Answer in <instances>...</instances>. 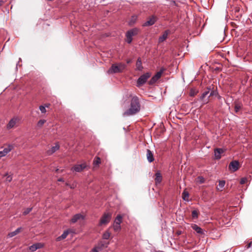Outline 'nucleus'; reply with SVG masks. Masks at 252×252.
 I'll list each match as a JSON object with an SVG mask.
<instances>
[{
  "label": "nucleus",
  "mask_w": 252,
  "mask_h": 252,
  "mask_svg": "<svg viewBox=\"0 0 252 252\" xmlns=\"http://www.w3.org/2000/svg\"><path fill=\"white\" fill-rule=\"evenodd\" d=\"M192 228L197 233L200 234H205V231L202 229L201 227L198 226L196 224H193L191 225Z\"/></svg>",
  "instance_id": "obj_13"
},
{
  "label": "nucleus",
  "mask_w": 252,
  "mask_h": 252,
  "mask_svg": "<svg viewBox=\"0 0 252 252\" xmlns=\"http://www.w3.org/2000/svg\"><path fill=\"white\" fill-rule=\"evenodd\" d=\"M204 181V179L202 177L199 176L197 178V182L200 184L203 183Z\"/></svg>",
  "instance_id": "obj_37"
},
{
  "label": "nucleus",
  "mask_w": 252,
  "mask_h": 252,
  "mask_svg": "<svg viewBox=\"0 0 252 252\" xmlns=\"http://www.w3.org/2000/svg\"><path fill=\"white\" fill-rule=\"evenodd\" d=\"M224 152V150L221 148H217L214 151V155L217 159H219L221 158L220 155Z\"/></svg>",
  "instance_id": "obj_11"
},
{
  "label": "nucleus",
  "mask_w": 252,
  "mask_h": 252,
  "mask_svg": "<svg viewBox=\"0 0 252 252\" xmlns=\"http://www.w3.org/2000/svg\"><path fill=\"white\" fill-rule=\"evenodd\" d=\"M58 170H59V169H56V172H58Z\"/></svg>",
  "instance_id": "obj_50"
},
{
  "label": "nucleus",
  "mask_w": 252,
  "mask_h": 252,
  "mask_svg": "<svg viewBox=\"0 0 252 252\" xmlns=\"http://www.w3.org/2000/svg\"><path fill=\"white\" fill-rule=\"evenodd\" d=\"M46 121L44 120H40L37 123V126L39 127L42 126L45 123Z\"/></svg>",
  "instance_id": "obj_36"
},
{
  "label": "nucleus",
  "mask_w": 252,
  "mask_h": 252,
  "mask_svg": "<svg viewBox=\"0 0 252 252\" xmlns=\"http://www.w3.org/2000/svg\"><path fill=\"white\" fill-rule=\"evenodd\" d=\"M86 167V164L85 163L76 164L72 167V170L77 172H81Z\"/></svg>",
  "instance_id": "obj_10"
},
{
  "label": "nucleus",
  "mask_w": 252,
  "mask_h": 252,
  "mask_svg": "<svg viewBox=\"0 0 252 252\" xmlns=\"http://www.w3.org/2000/svg\"><path fill=\"white\" fill-rule=\"evenodd\" d=\"M13 149V146L9 145L7 147L4 148L2 151H0V158L5 156Z\"/></svg>",
  "instance_id": "obj_8"
},
{
  "label": "nucleus",
  "mask_w": 252,
  "mask_h": 252,
  "mask_svg": "<svg viewBox=\"0 0 252 252\" xmlns=\"http://www.w3.org/2000/svg\"><path fill=\"white\" fill-rule=\"evenodd\" d=\"M112 216V214L110 212L104 213L100 219L99 225H105L108 224L110 221Z\"/></svg>",
  "instance_id": "obj_3"
},
{
  "label": "nucleus",
  "mask_w": 252,
  "mask_h": 252,
  "mask_svg": "<svg viewBox=\"0 0 252 252\" xmlns=\"http://www.w3.org/2000/svg\"><path fill=\"white\" fill-rule=\"evenodd\" d=\"M66 185L67 186H69V185L68 183H66Z\"/></svg>",
  "instance_id": "obj_49"
},
{
  "label": "nucleus",
  "mask_w": 252,
  "mask_h": 252,
  "mask_svg": "<svg viewBox=\"0 0 252 252\" xmlns=\"http://www.w3.org/2000/svg\"><path fill=\"white\" fill-rule=\"evenodd\" d=\"M241 104L240 103H236L234 109L236 112H238L241 108Z\"/></svg>",
  "instance_id": "obj_31"
},
{
  "label": "nucleus",
  "mask_w": 252,
  "mask_h": 252,
  "mask_svg": "<svg viewBox=\"0 0 252 252\" xmlns=\"http://www.w3.org/2000/svg\"><path fill=\"white\" fill-rule=\"evenodd\" d=\"M252 242H251L247 246H246V248L247 249H249L250 248L251 246H252Z\"/></svg>",
  "instance_id": "obj_42"
},
{
  "label": "nucleus",
  "mask_w": 252,
  "mask_h": 252,
  "mask_svg": "<svg viewBox=\"0 0 252 252\" xmlns=\"http://www.w3.org/2000/svg\"><path fill=\"white\" fill-rule=\"evenodd\" d=\"M189 196V194L188 191H184L182 193V197L183 199L185 200H186L187 198H188Z\"/></svg>",
  "instance_id": "obj_32"
},
{
  "label": "nucleus",
  "mask_w": 252,
  "mask_h": 252,
  "mask_svg": "<svg viewBox=\"0 0 252 252\" xmlns=\"http://www.w3.org/2000/svg\"><path fill=\"white\" fill-rule=\"evenodd\" d=\"M169 33V31L168 30L165 31L162 35L159 37L158 42L159 43L163 42L167 38Z\"/></svg>",
  "instance_id": "obj_16"
},
{
  "label": "nucleus",
  "mask_w": 252,
  "mask_h": 252,
  "mask_svg": "<svg viewBox=\"0 0 252 252\" xmlns=\"http://www.w3.org/2000/svg\"><path fill=\"white\" fill-rule=\"evenodd\" d=\"M43 247V245L41 243H38L31 246L29 248L30 250L32 252H34L36 250L40 249Z\"/></svg>",
  "instance_id": "obj_14"
},
{
  "label": "nucleus",
  "mask_w": 252,
  "mask_h": 252,
  "mask_svg": "<svg viewBox=\"0 0 252 252\" xmlns=\"http://www.w3.org/2000/svg\"><path fill=\"white\" fill-rule=\"evenodd\" d=\"M225 182L224 181H223V180L220 181L219 184V186L220 188H218V189L223 188L225 185Z\"/></svg>",
  "instance_id": "obj_33"
},
{
  "label": "nucleus",
  "mask_w": 252,
  "mask_h": 252,
  "mask_svg": "<svg viewBox=\"0 0 252 252\" xmlns=\"http://www.w3.org/2000/svg\"><path fill=\"white\" fill-rule=\"evenodd\" d=\"M126 67V65L123 63L113 64L109 69L108 74L117 73L122 72Z\"/></svg>",
  "instance_id": "obj_2"
},
{
  "label": "nucleus",
  "mask_w": 252,
  "mask_h": 252,
  "mask_svg": "<svg viewBox=\"0 0 252 252\" xmlns=\"http://www.w3.org/2000/svg\"><path fill=\"white\" fill-rule=\"evenodd\" d=\"M158 80V79L157 77H156L155 75H154V76H153V77L150 80L149 84L153 85L154 83H155Z\"/></svg>",
  "instance_id": "obj_27"
},
{
  "label": "nucleus",
  "mask_w": 252,
  "mask_h": 252,
  "mask_svg": "<svg viewBox=\"0 0 252 252\" xmlns=\"http://www.w3.org/2000/svg\"><path fill=\"white\" fill-rule=\"evenodd\" d=\"M130 63V61H127V63Z\"/></svg>",
  "instance_id": "obj_48"
},
{
  "label": "nucleus",
  "mask_w": 252,
  "mask_h": 252,
  "mask_svg": "<svg viewBox=\"0 0 252 252\" xmlns=\"http://www.w3.org/2000/svg\"><path fill=\"white\" fill-rule=\"evenodd\" d=\"M18 121V118L17 117H14L12 119H11L7 124L6 126V128L7 129H10L12 128H14L17 123Z\"/></svg>",
  "instance_id": "obj_7"
},
{
  "label": "nucleus",
  "mask_w": 252,
  "mask_h": 252,
  "mask_svg": "<svg viewBox=\"0 0 252 252\" xmlns=\"http://www.w3.org/2000/svg\"><path fill=\"white\" fill-rule=\"evenodd\" d=\"M158 18L155 15L150 17L148 20L143 24V27L151 26L153 25L157 21Z\"/></svg>",
  "instance_id": "obj_6"
},
{
  "label": "nucleus",
  "mask_w": 252,
  "mask_h": 252,
  "mask_svg": "<svg viewBox=\"0 0 252 252\" xmlns=\"http://www.w3.org/2000/svg\"><path fill=\"white\" fill-rule=\"evenodd\" d=\"M101 162V159L99 158L96 157L94 161V166L99 165Z\"/></svg>",
  "instance_id": "obj_30"
},
{
  "label": "nucleus",
  "mask_w": 252,
  "mask_h": 252,
  "mask_svg": "<svg viewBox=\"0 0 252 252\" xmlns=\"http://www.w3.org/2000/svg\"><path fill=\"white\" fill-rule=\"evenodd\" d=\"M123 216L121 215H118L116 217L114 223H117L118 224H121L122 222Z\"/></svg>",
  "instance_id": "obj_20"
},
{
  "label": "nucleus",
  "mask_w": 252,
  "mask_h": 252,
  "mask_svg": "<svg viewBox=\"0 0 252 252\" xmlns=\"http://www.w3.org/2000/svg\"><path fill=\"white\" fill-rule=\"evenodd\" d=\"M39 110H40L42 113H45L46 112V110L45 108V106L43 105H40L39 107Z\"/></svg>",
  "instance_id": "obj_35"
},
{
  "label": "nucleus",
  "mask_w": 252,
  "mask_h": 252,
  "mask_svg": "<svg viewBox=\"0 0 252 252\" xmlns=\"http://www.w3.org/2000/svg\"><path fill=\"white\" fill-rule=\"evenodd\" d=\"M162 180V176L159 173H157L156 174L155 181L156 183H159Z\"/></svg>",
  "instance_id": "obj_22"
},
{
  "label": "nucleus",
  "mask_w": 252,
  "mask_h": 252,
  "mask_svg": "<svg viewBox=\"0 0 252 252\" xmlns=\"http://www.w3.org/2000/svg\"><path fill=\"white\" fill-rule=\"evenodd\" d=\"M12 179V178L11 176L8 175L7 176L6 180V181H7L8 182H11Z\"/></svg>",
  "instance_id": "obj_40"
},
{
  "label": "nucleus",
  "mask_w": 252,
  "mask_h": 252,
  "mask_svg": "<svg viewBox=\"0 0 252 252\" xmlns=\"http://www.w3.org/2000/svg\"><path fill=\"white\" fill-rule=\"evenodd\" d=\"M136 66L138 70H141L142 68L141 61L139 58L137 60Z\"/></svg>",
  "instance_id": "obj_26"
},
{
  "label": "nucleus",
  "mask_w": 252,
  "mask_h": 252,
  "mask_svg": "<svg viewBox=\"0 0 252 252\" xmlns=\"http://www.w3.org/2000/svg\"><path fill=\"white\" fill-rule=\"evenodd\" d=\"M191 215L193 219H197L198 218V212L196 210H193L192 212Z\"/></svg>",
  "instance_id": "obj_34"
},
{
  "label": "nucleus",
  "mask_w": 252,
  "mask_h": 252,
  "mask_svg": "<svg viewBox=\"0 0 252 252\" xmlns=\"http://www.w3.org/2000/svg\"><path fill=\"white\" fill-rule=\"evenodd\" d=\"M239 163L237 160L231 161L229 165V168L233 172L237 171L239 168Z\"/></svg>",
  "instance_id": "obj_9"
},
{
  "label": "nucleus",
  "mask_w": 252,
  "mask_h": 252,
  "mask_svg": "<svg viewBox=\"0 0 252 252\" xmlns=\"http://www.w3.org/2000/svg\"><path fill=\"white\" fill-rule=\"evenodd\" d=\"M68 233H69V232H68V230L64 231L63 233L62 234L61 236L58 237L57 238V241H61L62 239H65L67 237V236L68 235Z\"/></svg>",
  "instance_id": "obj_19"
},
{
  "label": "nucleus",
  "mask_w": 252,
  "mask_h": 252,
  "mask_svg": "<svg viewBox=\"0 0 252 252\" xmlns=\"http://www.w3.org/2000/svg\"><path fill=\"white\" fill-rule=\"evenodd\" d=\"M146 156L147 160L149 162H152L154 160V155L151 150L149 149L147 150Z\"/></svg>",
  "instance_id": "obj_15"
},
{
  "label": "nucleus",
  "mask_w": 252,
  "mask_h": 252,
  "mask_svg": "<svg viewBox=\"0 0 252 252\" xmlns=\"http://www.w3.org/2000/svg\"><path fill=\"white\" fill-rule=\"evenodd\" d=\"M246 180H247V179L245 178L241 179V180L240 181V184H245Z\"/></svg>",
  "instance_id": "obj_41"
},
{
  "label": "nucleus",
  "mask_w": 252,
  "mask_h": 252,
  "mask_svg": "<svg viewBox=\"0 0 252 252\" xmlns=\"http://www.w3.org/2000/svg\"><path fill=\"white\" fill-rule=\"evenodd\" d=\"M50 106V104H46L44 106H45V108L46 107H49Z\"/></svg>",
  "instance_id": "obj_46"
},
{
  "label": "nucleus",
  "mask_w": 252,
  "mask_h": 252,
  "mask_svg": "<svg viewBox=\"0 0 252 252\" xmlns=\"http://www.w3.org/2000/svg\"><path fill=\"white\" fill-rule=\"evenodd\" d=\"M139 29L137 28H133L130 30L128 31L126 33V42L130 44L132 41V36L136 35L138 34Z\"/></svg>",
  "instance_id": "obj_4"
},
{
  "label": "nucleus",
  "mask_w": 252,
  "mask_h": 252,
  "mask_svg": "<svg viewBox=\"0 0 252 252\" xmlns=\"http://www.w3.org/2000/svg\"><path fill=\"white\" fill-rule=\"evenodd\" d=\"M151 73L147 72L139 77L137 81V86L140 87L145 84L147 79L151 76Z\"/></svg>",
  "instance_id": "obj_5"
},
{
  "label": "nucleus",
  "mask_w": 252,
  "mask_h": 252,
  "mask_svg": "<svg viewBox=\"0 0 252 252\" xmlns=\"http://www.w3.org/2000/svg\"><path fill=\"white\" fill-rule=\"evenodd\" d=\"M21 229H22L21 227H19V228H17L15 231H14L13 232H11L10 233H9L8 234V236L9 237H12L16 235L17 234H18L21 231Z\"/></svg>",
  "instance_id": "obj_18"
},
{
  "label": "nucleus",
  "mask_w": 252,
  "mask_h": 252,
  "mask_svg": "<svg viewBox=\"0 0 252 252\" xmlns=\"http://www.w3.org/2000/svg\"><path fill=\"white\" fill-rule=\"evenodd\" d=\"M140 110V104L139 99L137 96H134L132 97L131 100L129 108L124 113L123 116L124 117H127L134 115L139 112Z\"/></svg>",
  "instance_id": "obj_1"
},
{
  "label": "nucleus",
  "mask_w": 252,
  "mask_h": 252,
  "mask_svg": "<svg viewBox=\"0 0 252 252\" xmlns=\"http://www.w3.org/2000/svg\"><path fill=\"white\" fill-rule=\"evenodd\" d=\"M208 99H207L206 101H204V103H207V102H208Z\"/></svg>",
  "instance_id": "obj_47"
},
{
  "label": "nucleus",
  "mask_w": 252,
  "mask_h": 252,
  "mask_svg": "<svg viewBox=\"0 0 252 252\" xmlns=\"http://www.w3.org/2000/svg\"><path fill=\"white\" fill-rule=\"evenodd\" d=\"M32 210V208H27L23 213L24 215H26L28 214Z\"/></svg>",
  "instance_id": "obj_38"
},
{
  "label": "nucleus",
  "mask_w": 252,
  "mask_h": 252,
  "mask_svg": "<svg viewBox=\"0 0 252 252\" xmlns=\"http://www.w3.org/2000/svg\"><path fill=\"white\" fill-rule=\"evenodd\" d=\"M3 3V1L2 0H0V6H1L2 5Z\"/></svg>",
  "instance_id": "obj_45"
},
{
  "label": "nucleus",
  "mask_w": 252,
  "mask_h": 252,
  "mask_svg": "<svg viewBox=\"0 0 252 252\" xmlns=\"http://www.w3.org/2000/svg\"><path fill=\"white\" fill-rule=\"evenodd\" d=\"M101 250V247L97 246L93 248L91 252H99V250Z\"/></svg>",
  "instance_id": "obj_39"
},
{
  "label": "nucleus",
  "mask_w": 252,
  "mask_h": 252,
  "mask_svg": "<svg viewBox=\"0 0 252 252\" xmlns=\"http://www.w3.org/2000/svg\"><path fill=\"white\" fill-rule=\"evenodd\" d=\"M84 217L81 215V214H77L73 216L72 219L71 220V222L72 223H75L78 220H84Z\"/></svg>",
  "instance_id": "obj_12"
},
{
  "label": "nucleus",
  "mask_w": 252,
  "mask_h": 252,
  "mask_svg": "<svg viewBox=\"0 0 252 252\" xmlns=\"http://www.w3.org/2000/svg\"><path fill=\"white\" fill-rule=\"evenodd\" d=\"M113 227L114 231L116 232H119L121 229V224H118L117 223H114L113 225Z\"/></svg>",
  "instance_id": "obj_23"
},
{
  "label": "nucleus",
  "mask_w": 252,
  "mask_h": 252,
  "mask_svg": "<svg viewBox=\"0 0 252 252\" xmlns=\"http://www.w3.org/2000/svg\"><path fill=\"white\" fill-rule=\"evenodd\" d=\"M110 236V233L109 231H106L103 233L102 235V238L103 239L107 240L109 238Z\"/></svg>",
  "instance_id": "obj_25"
},
{
  "label": "nucleus",
  "mask_w": 252,
  "mask_h": 252,
  "mask_svg": "<svg viewBox=\"0 0 252 252\" xmlns=\"http://www.w3.org/2000/svg\"><path fill=\"white\" fill-rule=\"evenodd\" d=\"M59 148L60 146L58 144H56L55 146L52 147L50 150L47 151V154L49 155H52L56 151H57L58 150H59Z\"/></svg>",
  "instance_id": "obj_17"
},
{
  "label": "nucleus",
  "mask_w": 252,
  "mask_h": 252,
  "mask_svg": "<svg viewBox=\"0 0 252 252\" xmlns=\"http://www.w3.org/2000/svg\"><path fill=\"white\" fill-rule=\"evenodd\" d=\"M164 69L163 68H162L160 69V70L159 71H158L155 75L156 77H157L158 79H159L162 74V73L163 72V71H164Z\"/></svg>",
  "instance_id": "obj_24"
},
{
  "label": "nucleus",
  "mask_w": 252,
  "mask_h": 252,
  "mask_svg": "<svg viewBox=\"0 0 252 252\" xmlns=\"http://www.w3.org/2000/svg\"><path fill=\"white\" fill-rule=\"evenodd\" d=\"M137 19V16L136 15H133L131 16L130 20L128 22V24L130 26L133 25L136 21Z\"/></svg>",
  "instance_id": "obj_21"
},
{
  "label": "nucleus",
  "mask_w": 252,
  "mask_h": 252,
  "mask_svg": "<svg viewBox=\"0 0 252 252\" xmlns=\"http://www.w3.org/2000/svg\"><path fill=\"white\" fill-rule=\"evenodd\" d=\"M59 182H63V178H60L58 180Z\"/></svg>",
  "instance_id": "obj_44"
},
{
  "label": "nucleus",
  "mask_w": 252,
  "mask_h": 252,
  "mask_svg": "<svg viewBox=\"0 0 252 252\" xmlns=\"http://www.w3.org/2000/svg\"><path fill=\"white\" fill-rule=\"evenodd\" d=\"M197 93H198V91L196 89H190V92H189V95L190 96H193L195 95H196Z\"/></svg>",
  "instance_id": "obj_29"
},
{
  "label": "nucleus",
  "mask_w": 252,
  "mask_h": 252,
  "mask_svg": "<svg viewBox=\"0 0 252 252\" xmlns=\"http://www.w3.org/2000/svg\"><path fill=\"white\" fill-rule=\"evenodd\" d=\"M210 90L208 89L207 91H205L202 94V95L200 97V99L203 100L204 98L209 93Z\"/></svg>",
  "instance_id": "obj_28"
},
{
  "label": "nucleus",
  "mask_w": 252,
  "mask_h": 252,
  "mask_svg": "<svg viewBox=\"0 0 252 252\" xmlns=\"http://www.w3.org/2000/svg\"><path fill=\"white\" fill-rule=\"evenodd\" d=\"M214 94H215V92H214V91H212V92H211V93L210 94V95H209L208 98H209L210 96L213 95Z\"/></svg>",
  "instance_id": "obj_43"
}]
</instances>
